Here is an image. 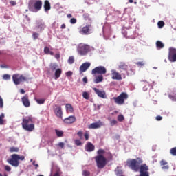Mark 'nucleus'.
<instances>
[{
    "instance_id": "obj_24",
    "label": "nucleus",
    "mask_w": 176,
    "mask_h": 176,
    "mask_svg": "<svg viewBox=\"0 0 176 176\" xmlns=\"http://www.w3.org/2000/svg\"><path fill=\"white\" fill-rule=\"evenodd\" d=\"M115 173L117 176H126L123 174V170L119 166H117L115 169Z\"/></svg>"
},
{
    "instance_id": "obj_1",
    "label": "nucleus",
    "mask_w": 176,
    "mask_h": 176,
    "mask_svg": "<svg viewBox=\"0 0 176 176\" xmlns=\"http://www.w3.org/2000/svg\"><path fill=\"white\" fill-rule=\"evenodd\" d=\"M144 163L142 159L138 157L136 159H130L126 161V164L131 170L135 173H140L139 176H149V166Z\"/></svg>"
},
{
    "instance_id": "obj_5",
    "label": "nucleus",
    "mask_w": 176,
    "mask_h": 176,
    "mask_svg": "<svg viewBox=\"0 0 176 176\" xmlns=\"http://www.w3.org/2000/svg\"><path fill=\"white\" fill-rule=\"evenodd\" d=\"M43 5L41 0H30L28 3V9L30 12H39Z\"/></svg>"
},
{
    "instance_id": "obj_6",
    "label": "nucleus",
    "mask_w": 176,
    "mask_h": 176,
    "mask_svg": "<svg viewBox=\"0 0 176 176\" xmlns=\"http://www.w3.org/2000/svg\"><path fill=\"white\" fill-rule=\"evenodd\" d=\"M90 50V45L87 44L80 43L77 47V51L80 56H86Z\"/></svg>"
},
{
    "instance_id": "obj_41",
    "label": "nucleus",
    "mask_w": 176,
    "mask_h": 176,
    "mask_svg": "<svg viewBox=\"0 0 176 176\" xmlns=\"http://www.w3.org/2000/svg\"><path fill=\"white\" fill-rule=\"evenodd\" d=\"M118 122H123V120H124V116H123V115H119L118 116Z\"/></svg>"
},
{
    "instance_id": "obj_43",
    "label": "nucleus",
    "mask_w": 176,
    "mask_h": 176,
    "mask_svg": "<svg viewBox=\"0 0 176 176\" xmlns=\"http://www.w3.org/2000/svg\"><path fill=\"white\" fill-rule=\"evenodd\" d=\"M77 135H78L80 140H82V138H83V132L81 131H78Z\"/></svg>"
},
{
    "instance_id": "obj_8",
    "label": "nucleus",
    "mask_w": 176,
    "mask_h": 176,
    "mask_svg": "<svg viewBox=\"0 0 176 176\" xmlns=\"http://www.w3.org/2000/svg\"><path fill=\"white\" fill-rule=\"evenodd\" d=\"M12 80L14 85H20L21 82L27 81V77L20 75L19 74H13Z\"/></svg>"
},
{
    "instance_id": "obj_61",
    "label": "nucleus",
    "mask_w": 176,
    "mask_h": 176,
    "mask_svg": "<svg viewBox=\"0 0 176 176\" xmlns=\"http://www.w3.org/2000/svg\"><path fill=\"white\" fill-rule=\"evenodd\" d=\"M55 58H56V60H58L60 58V54H55Z\"/></svg>"
},
{
    "instance_id": "obj_51",
    "label": "nucleus",
    "mask_w": 176,
    "mask_h": 176,
    "mask_svg": "<svg viewBox=\"0 0 176 176\" xmlns=\"http://www.w3.org/2000/svg\"><path fill=\"white\" fill-rule=\"evenodd\" d=\"M64 142H59L58 144V146H59L60 148H61V149H63L64 148Z\"/></svg>"
},
{
    "instance_id": "obj_44",
    "label": "nucleus",
    "mask_w": 176,
    "mask_h": 176,
    "mask_svg": "<svg viewBox=\"0 0 176 176\" xmlns=\"http://www.w3.org/2000/svg\"><path fill=\"white\" fill-rule=\"evenodd\" d=\"M3 79H4L5 80H9V79H10V75L4 74L3 76Z\"/></svg>"
},
{
    "instance_id": "obj_27",
    "label": "nucleus",
    "mask_w": 176,
    "mask_h": 176,
    "mask_svg": "<svg viewBox=\"0 0 176 176\" xmlns=\"http://www.w3.org/2000/svg\"><path fill=\"white\" fill-rule=\"evenodd\" d=\"M65 107L67 112H69L70 113H72V112H74V107H72V105H71L70 104H67Z\"/></svg>"
},
{
    "instance_id": "obj_39",
    "label": "nucleus",
    "mask_w": 176,
    "mask_h": 176,
    "mask_svg": "<svg viewBox=\"0 0 176 176\" xmlns=\"http://www.w3.org/2000/svg\"><path fill=\"white\" fill-rule=\"evenodd\" d=\"M170 153L173 155V156H176V147H174L170 149Z\"/></svg>"
},
{
    "instance_id": "obj_53",
    "label": "nucleus",
    "mask_w": 176,
    "mask_h": 176,
    "mask_svg": "<svg viewBox=\"0 0 176 176\" xmlns=\"http://www.w3.org/2000/svg\"><path fill=\"white\" fill-rule=\"evenodd\" d=\"M5 170H6V171H10L12 170V168H10V166L6 165L5 166Z\"/></svg>"
},
{
    "instance_id": "obj_62",
    "label": "nucleus",
    "mask_w": 176,
    "mask_h": 176,
    "mask_svg": "<svg viewBox=\"0 0 176 176\" xmlns=\"http://www.w3.org/2000/svg\"><path fill=\"white\" fill-rule=\"evenodd\" d=\"M169 75H170V78H174V76L175 75V74H174V72H170V73H169Z\"/></svg>"
},
{
    "instance_id": "obj_13",
    "label": "nucleus",
    "mask_w": 176,
    "mask_h": 176,
    "mask_svg": "<svg viewBox=\"0 0 176 176\" xmlns=\"http://www.w3.org/2000/svg\"><path fill=\"white\" fill-rule=\"evenodd\" d=\"M54 112L57 118L63 119V111L61 110V107L55 105Z\"/></svg>"
},
{
    "instance_id": "obj_58",
    "label": "nucleus",
    "mask_w": 176,
    "mask_h": 176,
    "mask_svg": "<svg viewBox=\"0 0 176 176\" xmlns=\"http://www.w3.org/2000/svg\"><path fill=\"white\" fill-rule=\"evenodd\" d=\"M10 5H12V6H16V1H11L10 2Z\"/></svg>"
},
{
    "instance_id": "obj_10",
    "label": "nucleus",
    "mask_w": 176,
    "mask_h": 176,
    "mask_svg": "<svg viewBox=\"0 0 176 176\" xmlns=\"http://www.w3.org/2000/svg\"><path fill=\"white\" fill-rule=\"evenodd\" d=\"M91 32H93V26L91 24H88L80 30V34H82V35H90Z\"/></svg>"
},
{
    "instance_id": "obj_11",
    "label": "nucleus",
    "mask_w": 176,
    "mask_h": 176,
    "mask_svg": "<svg viewBox=\"0 0 176 176\" xmlns=\"http://www.w3.org/2000/svg\"><path fill=\"white\" fill-rule=\"evenodd\" d=\"M168 59L172 63L176 61V49L173 47L169 48Z\"/></svg>"
},
{
    "instance_id": "obj_49",
    "label": "nucleus",
    "mask_w": 176,
    "mask_h": 176,
    "mask_svg": "<svg viewBox=\"0 0 176 176\" xmlns=\"http://www.w3.org/2000/svg\"><path fill=\"white\" fill-rule=\"evenodd\" d=\"M0 108H3V99L0 96Z\"/></svg>"
},
{
    "instance_id": "obj_15",
    "label": "nucleus",
    "mask_w": 176,
    "mask_h": 176,
    "mask_svg": "<svg viewBox=\"0 0 176 176\" xmlns=\"http://www.w3.org/2000/svg\"><path fill=\"white\" fill-rule=\"evenodd\" d=\"M111 78L114 80H122V75L116 70H111Z\"/></svg>"
},
{
    "instance_id": "obj_55",
    "label": "nucleus",
    "mask_w": 176,
    "mask_h": 176,
    "mask_svg": "<svg viewBox=\"0 0 176 176\" xmlns=\"http://www.w3.org/2000/svg\"><path fill=\"white\" fill-rule=\"evenodd\" d=\"M66 76H68V77L72 76V72L69 71V72H66Z\"/></svg>"
},
{
    "instance_id": "obj_50",
    "label": "nucleus",
    "mask_w": 176,
    "mask_h": 176,
    "mask_svg": "<svg viewBox=\"0 0 176 176\" xmlns=\"http://www.w3.org/2000/svg\"><path fill=\"white\" fill-rule=\"evenodd\" d=\"M118 124V121L116 120H113L111 121V126H115V124Z\"/></svg>"
},
{
    "instance_id": "obj_20",
    "label": "nucleus",
    "mask_w": 176,
    "mask_h": 176,
    "mask_svg": "<svg viewBox=\"0 0 176 176\" xmlns=\"http://www.w3.org/2000/svg\"><path fill=\"white\" fill-rule=\"evenodd\" d=\"M118 68L120 72H123V71H127L129 69V65L126 64L124 62H120L118 65Z\"/></svg>"
},
{
    "instance_id": "obj_34",
    "label": "nucleus",
    "mask_w": 176,
    "mask_h": 176,
    "mask_svg": "<svg viewBox=\"0 0 176 176\" xmlns=\"http://www.w3.org/2000/svg\"><path fill=\"white\" fill-rule=\"evenodd\" d=\"M82 97L85 100H89V98H90V95H89V93H87V91H85L82 93Z\"/></svg>"
},
{
    "instance_id": "obj_2",
    "label": "nucleus",
    "mask_w": 176,
    "mask_h": 176,
    "mask_svg": "<svg viewBox=\"0 0 176 176\" xmlns=\"http://www.w3.org/2000/svg\"><path fill=\"white\" fill-rule=\"evenodd\" d=\"M105 150L99 149L97 151V156L94 157L98 168H104L107 166V158L104 156Z\"/></svg>"
},
{
    "instance_id": "obj_37",
    "label": "nucleus",
    "mask_w": 176,
    "mask_h": 176,
    "mask_svg": "<svg viewBox=\"0 0 176 176\" xmlns=\"http://www.w3.org/2000/svg\"><path fill=\"white\" fill-rule=\"evenodd\" d=\"M142 83H145L146 86H144L143 87V90L144 91H146V90H148V86H149V82H146V81H142Z\"/></svg>"
},
{
    "instance_id": "obj_7",
    "label": "nucleus",
    "mask_w": 176,
    "mask_h": 176,
    "mask_svg": "<svg viewBox=\"0 0 176 176\" xmlns=\"http://www.w3.org/2000/svg\"><path fill=\"white\" fill-rule=\"evenodd\" d=\"M127 98H129V94L126 92H122L118 97H114L113 100L118 105H123L124 100H127Z\"/></svg>"
},
{
    "instance_id": "obj_42",
    "label": "nucleus",
    "mask_w": 176,
    "mask_h": 176,
    "mask_svg": "<svg viewBox=\"0 0 176 176\" xmlns=\"http://www.w3.org/2000/svg\"><path fill=\"white\" fill-rule=\"evenodd\" d=\"M74 142L77 146H80L82 145V142L80 140H76Z\"/></svg>"
},
{
    "instance_id": "obj_26",
    "label": "nucleus",
    "mask_w": 176,
    "mask_h": 176,
    "mask_svg": "<svg viewBox=\"0 0 176 176\" xmlns=\"http://www.w3.org/2000/svg\"><path fill=\"white\" fill-rule=\"evenodd\" d=\"M44 53L45 54H50V56H54V52H53V51H50V48H49V47H44Z\"/></svg>"
},
{
    "instance_id": "obj_22",
    "label": "nucleus",
    "mask_w": 176,
    "mask_h": 176,
    "mask_svg": "<svg viewBox=\"0 0 176 176\" xmlns=\"http://www.w3.org/2000/svg\"><path fill=\"white\" fill-rule=\"evenodd\" d=\"M168 163L167 161L162 160L160 161V166H163L162 167V170H168Z\"/></svg>"
},
{
    "instance_id": "obj_52",
    "label": "nucleus",
    "mask_w": 176,
    "mask_h": 176,
    "mask_svg": "<svg viewBox=\"0 0 176 176\" xmlns=\"http://www.w3.org/2000/svg\"><path fill=\"white\" fill-rule=\"evenodd\" d=\"M84 137L85 138V141H87L89 140V133L87 132H86L85 134H84Z\"/></svg>"
},
{
    "instance_id": "obj_19",
    "label": "nucleus",
    "mask_w": 176,
    "mask_h": 176,
    "mask_svg": "<svg viewBox=\"0 0 176 176\" xmlns=\"http://www.w3.org/2000/svg\"><path fill=\"white\" fill-rule=\"evenodd\" d=\"M96 149V146L90 142H88L85 145L86 152H93Z\"/></svg>"
},
{
    "instance_id": "obj_45",
    "label": "nucleus",
    "mask_w": 176,
    "mask_h": 176,
    "mask_svg": "<svg viewBox=\"0 0 176 176\" xmlns=\"http://www.w3.org/2000/svg\"><path fill=\"white\" fill-rule=\"evenodd\" d=\"M136 65H138V67H144V65H145V62L144 61L138 62L136 63Z\"/></svg>"
},
{
    "instance_id": "obj_12",
    "label": "nucleus",
    "mask_w": 176,
    "mask_h": 176,
    "mask_svg": "<svg viewBox=\"0 0 176 176\" xmlns=\"http://www.w3.org/2000/svg\"><path fill=\"white\" fill-rule=\"evenodd\" d=\"M93 90L95 91L96 94L100 98H107V93H105V91H101L96 87H94Z\"/></svg>"
},
{
    "instance_id": "obj_56",
    "label": "nucleus",
    "mask_w": 176,
    "mask_h": 176,
    "mask_svg": "<svg viewBox=\"0 0 176 176\" xmlns=\"http://www.w3.org/2000/svg\"><path fill=\"white\" fill-rule=\"evenodd\" d=\"M163 119V117L160 116H157L156 117V120H157L158 122L162 120Z\"/></svg>"
},
{
    "instance_id": "obj_23",
    "label": "nucleus",
    "mask_w": 176,
    "mask_h": 176,
    "mask_svg": "<svg viewBox=\"0 0 176 176\" xmlns=\"http://www.w3.org/2000/svg\"><path fill=\"white\" fill-rule=\"evenodd\" d=\"M104 80V76L101 74L97 76L94 80V83H100Z\"/></svg>"
},
{
    "instance_id": "obj_47",
    "label": "nucleus",
    "mask_w": 176,
    "mask_h": 176,
    "mask_svg": "<svg viewBox=\"0 0 176 176\" xmlns=\"http://www.w3.org/2000/svg\"><path fill=\"white\" fill-rule=\"evenodd\" d=\"M38 28L40 29V32H41V31H43V30L45 29V25L41 23V25H38Z\"/></svg>"
},
{
    "instance_id": "obj_64",
    "label": "nucleus",
    "mask_w": 176,
    "mask_h": 176,
    "mask_svg": "<svg viewBox=\"0 0 176 176\" xmlns=\"http://www.w3.org/2000/svg\"><path fill=\"white\" fill-rule=\"evenodd\" d=\"M65 24H62V25H61V28H62V30H64V28H65Z\"/></svg>"
},
{
    "instance_id": "obj_48",
    "label": "nucleus",
    "mask_w": 176,
    "mask_h": 176,
    "mask_svg": "<svg viewBox=\"0 0 176 176\" xmlns=\"http://www.w3.org/2000/svg\"><path fill=\"white\" fill-rule=\"evenodd\" d=\"M83 176H90V172L89 170H84L82 172Z\"/></svg>"
},
{
    "instance_id": "obj_32",
    "label": "nucleus",
    "mask_w": 176,
    "mask_h": 176,
    "mask_svg": "<svg viewBox=\"0 0 176 176\" xmlns=\"http://www.w3.org/2000/svg\"><path fill=\"white\" fill-rule=\"evenodd\" d=\"M5 118V114L1 113L0 116V125L2 126L5 124V120H3Z\"/></svg>"
},
{
    "instance_id": "obj_40",
    "label": "nucleus",
    "mask_w": 176,
    "mask_h": 176,
    "mask_svg": "<svg viewBox=\"0 0 176 176\" xmlns=\"http://www.w3.org/2000/svg\"><path fill=\"white\" fill-rule=\"evenodd\" d=\"M168 97L172 101H176V94L175 95L169 94Z\"/></svg>"
},
{
    "instance_id": "obj_25",
    "label": "nucleus",
    "mask_w": 176,
    "mask_h": 176,
    "mask_svg": "<svg viewBox=\"0 0 176 176\" xmlns=\"http://www.w3.org/2000/svg\"><path fill=\"white\" fill-rule=\"evenodd\" d=\"M61 74H63V70L61 69H56L55 71V79H58L61 76Z\"/></svg>"
},
{
    "instance_id": "obj_54",
    "label": "nucleus",
    "mask_w": 176,
    "mask_h": 176,
    "mask_svg": "<svg viewBox=\"0 0 176 176\" xmlns=\"http://www.w3.org/2000/svg\"><path fill=\"white\" fill-rule=\"evenodd\" d=\"M157 24L159 28H163V27H164V23H158Z\"/></svg>"
},
{
    "instance_id": "obj_16",
    "label": "nucleus",
    "mask_w": 176,
    "mask_h": 176,
    "mask_svg": "<svg viewBox=\"0 0 176 176\" xmlns=\"http://www.w3.org/2000/svg\"><path fill=\"white\" fill-rule=\"evenodd\" d=\"M64 123L66 124H72V123H75L76 122V117L75 116H71L68 118H66L63 120Z\"/></svg>"
},
{
    "instance_id": "obj_14",
    "label": "nucleus",
    "mask_w": 176,
    "mask_h": 176,
    "mask_svg": "<svg viewBox=\"0 0 176 176\" xmlns=\"http://www.w3.org/2000/svg\"><path fill=\"white\" fill-rule=\"evenodd\" d=\"M90 65H91V64L89 62H85V63H82L79 69L80 73L83 74V72H86V71H87V69H89V68H90Z\"/></svg>"
},
{
    "instance_id": "obj_17",
    "label": "nucleus",
    "mask_w": 176,
    "mask_h": 176,
    "mask_svg": "<svg viewBox=\"0 0 176 176\" xmlns=\"http://www.w3.org/2000/svg\"><path fill=\"white\" fill-rule=\"evenodd\" d=\"M21 101L26 108H28L30 105H31V103L30 102V98L28 96V94H25L23 97L21 98Z\"/></svg>"
},
{
    "instance_id": "obj_35",
    "label": "nucleus",
    "mask_w": 176,
    "mask_h": 176,
    "mask_svg": "<svg viewBox=\"0 0 176 176\" xmlns=\"http://www.w3.org/2000/svg\"><path fill=\"white\" fill-rule=\"evenodd\" d=\"M67 61L69 64H74L75 63V58L74 56H69Z\"/></svg>"
},
{
    "instance_id": "obj_9",
    "label": "nucleus",
    "mask_w": 176,
    "mask_h": 176,
    "mask_svg": "<svg viewBox=\"0 0 176 176\" xmlns=\"http://www.w3.org/2000/svg\"><path fill=\"white\" fill-rule=\"evenodd\" d=\"M92 75H96L98 74V75H105L107 74V68L104 66H98L95 67L91 71Z\"/></svg>"
},
{
    "instance_id": "obj_33",
    "label": "nucleus",
    "mask_w": 176,
    "mask_h": 176,
    "mask_svg": "<svg viewBox=\"0 0 176 176\" xmlns=\"http://www.w3.org/2000/svg\"><path fill=\"white\" fill-rule=\"evenodd\" d=\"M9 151L11 153H13V152H19V151H20V149L18 147L12 146V147L10 148Z\"/></svg>"
},
{
    "instance_id": "obj_18",
    "label": "nucleus",
    "mask_w": 176,
    "mask_h": 176,
    "mask_svg": "<svg viewBox=\"0 0 176 176\" xmlns=\"http://www.w3.org/2000/svg\"><path fill=\"white\" fill-rule=\"evenodd\" d=\"M102 126H104V124L101 121H98L97 122H94L88 126L89 129H100Z\"/></svg>"
},
{
    "instance_id": "obj_21",
    "label": "nucleus",
    "mask_w": 176,
    "mask_h": 176,
    "mask_svg": "<svg viewBox=\"0 0 176 176\" xmlns=\"http://www.w3.org/2000/svg\"><path fill=\"white\" fill-rule=\"evenodd\" d=\"M52 9V6H50V2L48 0H45L44 1V10L45 12H49Z\"/></svg>"
},
{
    "instance_id": "obj_29",
    "label": "nucleus",
    "mask_w": 176,
    "mask_h": 176,
    "mask_svg": "<svg viewBox=\"0 0 176 176\" xmlns=\"http://www.w3.org/2000/svg\"><path fill=\"white\" fill-rule=\"evenodd\" d=\"M156 47L157 49H163L164 47V44L160 41L156 42Z\"/></svg>"
},
{
    "instance_id": "obj_4",
    "label": "nucleus",
    "mask_w": 176,
    "mask_h": 176,
    "mask_svg": "<svg viewBox=\"0 0 176 176\" xmlns=\"http://www.w3.org/2000/svg\"><path fill=\"white\" fill-rule=\"evenodd\" d=\"M25 157L23 155H19L17 154H12L11 155V158L7 160L8 163L12 166V167H19L20 166V161L19 160H24Z\"/></svg>"
},
{
    "instance_id": "obj_3",
    "label": "nucleus",
    "mask_w": 176,
    "mask_h": 176,
    "mask_svg": "<svg viewBox=\"0 0 176 176\" xmlns=\"http://www.w3.org/2000/svg\"><path fill=\"white\" fill-rule=\"evenodd\" d=\"M21 126L25 131H34L35 130V124H34V118L32 116H27L23 118L21 122Z\"/></svg>"
},
{
    "instance_id": "obj_28",
    "label": "nucleus",
    "mask_w": 176,
    "mask_h": 176,
    "mask_svg": "<svg viewBox=\"0 0 176 176\" xmlns=\"http://www.w3.org/2000/svg\"><path fill=\"white\" fill-rule=\"evenodd\" d=\"M104 154L107 157V160H108L109 162H111V160L113 159V156H112V153H111L110 152H105Z\"/></svg>"
},
{
    "instance_id": "obj_36",
    "label": "nucleus",
    "mask_w": 176,
    "mask_h": 176,
    "mask_svg": "<svg viewBox=\"0 0 176 176\" xmlns=\"http://www.w3.org/2000/svg\"><path fill=\"white\" fill-rule=\"evenodd\" d=\"M35 101H36L37 104H45V99H38V98H35Z\"/></svg>"
},
{
    "instance_id": "obj_46",
    "label": "nucleus",
    "mask_w": 176,
    "mask_h": 176,
    "mask_svg": "<svg viewBox=\"0 0 176 176\" xmlns=\"http://www.w3.org/2000/svg\"><path fill=\"white\" fill-rule=\"evenodd\" d=\"M32 36L34 40L38 39V38H39V34L34 32L33 33Z\"/></svg>"
},
{
    "instance_id": "obj_60",
    "label": "nucleus",
    "mask_w": 176,
    "mask_h": 176,
    "mask_svg": "<svg viewBox=\"0 0 176 176\" xmlns=\"http://www.w3.org/2000/svg\"><path fill=\"white\" fill-rule=\"evenodd\" d=\"M70 23H76V19L72 18V19L70 20Z\"/></svg>"
},
{
    "instance_id": "obj_59",
    "label": "nucleus",
    "mask_w": 176,
    "mask_h": 176,
    "mask_svg": "<svg viewBox=\"0 0 176 176\" xmlns=\"http://www.w3.org/2000/svg\"><path fill=\"white\" fill-rule=\"evenodd\" d=\"M82 82H84V83H87V77H84L83 78H82Z\"/></svg>"
},
{
    "instance_id": "obj_31",
    "label": "nucleus",
    "mask_w": 176,
    "mask_h": 176,
    "mask_svg": "<svg viewBox=\"0 0 176 176\" xmlns=\"http://www.w3.org/2000/svg\"><path fill=\"white\" fill-rule=\"evenodd\" d=\"M55 133H56L57 137H58V138H61V137H63V135H64V132L63 131H60L58 129H56Z\"/></svg>"
},
{
    "instance_id": "obj_30",
    "label": "nucleus",
    "mask_w": 176,
    "mask_h": 176,
    "mask_svg": "<svg viewBox=\"0 0 176 176\" xmlns=\"http://www.w3.org/2000/svg\"><path fill=\"white\" fill-rule=\"evenodd\" d=\"M57 67H58L57 65V63H50V68L51 69V71H56V69H57Z\"/></svg>"
},
{
    "instance_id": "obj_57",
    "label": "nucleus",
    "mask_w": 176,
    "mask_h": 176,
    "mask_svg": "<svg viewBox=\"0 0 176 176\" xmlns=\"http://www.w3.org/2000/svg\"><path fill=\"white\" fill-rule=\"evenodd\" d=\"M33 166H35V169L36 170L38 167H39V165L38 164H35V161L32 163Z\"/></svg>"
},
{
    "instance_id": "obj_38",
    "label": "nucleus",
    "mask_w": 176,
    "mask_h": 176,
    "mask_svg": "<svg viewBox=\"0 0 176 176\" xmlns=\"http://www.w3.org/2000/svg\"><path fill=\"white\" fill-rule=\"evenodd\" d=\"M61 174H63V172H61V170L57 169L53 176H61Z\"/></svg>"
},
{
    "instance_id": "obj_63",
    "label": "nucleus",
    "mask_w": 176,
    "mask_h": 176,
    "mask_svg": "<svg viewBox=\"0 0 176 176\" xmlns=\"http://www.w3.org/2000/svg\"><path fill=\"white\" fill-rule=\"evenodd\" d=\"M0 176H8V173H4L3 175H2V173H0Z\"/></svg>"
}]
</instances>
